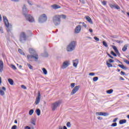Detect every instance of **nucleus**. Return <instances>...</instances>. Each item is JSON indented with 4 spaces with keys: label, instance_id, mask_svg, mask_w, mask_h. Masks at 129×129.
I'll list each match as a JSON object with an SVG mask.
<instances>
[{
    "label": "nucleus",
    "instance_id": "obj_43",
    "mask_svg": "<svg viewBox=\"0 0 129 129\" xmlns=\"http://www.w3.org/2000/svg\"><path fill=\"white\" fill-rule=\"evenodd\" d=\"M117 125V123L116 122L113 123L111 125V126H116Z\"/></svg>",
    "mask_w": 129,
    "mask_h": 129
},
{
    "label": "nucleus",
    "instance_id": "obj_50",
    "mask_svg": "<svg viewBox=\"0 0 129 129\" xmlns=\"http://www.w3.org/2000/svg\"><path fill=\"white\" fill-rule=\"evenodd\" d=\"M124 62L126 63V64H127L128 65H129V61L128 60H126L125 59L123 60Z\"/></svg>",
    "mask_w": 129,
    "mask_h": 129
},
{
    "label": "nucleus",
    "instance_id": "obj_1",
    "mask_svg": "<svg viewBox=\"0 0 129 129\" xmlns=\"http://www.w3.org/2000/svg\"><path fill=\"white\" fill-rule=\"evenodd\" d=\"M29 53L31 55H27L28 61L32 62V61H33V59L35 61H38L39 56L36 52V50H34L33 48H29Z\"/></svg>",
    "mask_w": 129,
    "mask_h": 129
},
{
    "label": "nucleus",
    "instance_id": "obj_60",
    "mask_svg": "<svg viewBox=\"0 0 129 129\" xmlns=\"http://www.w3.org/2000/svg\"><path fill=\"white\" fill-rule=\"evenodd\" d=\"M120 80H122V81H123V80H124V79L123 78H122V77H120Z\"/></svg>",
    "mask_w": 129,
    "mask_h": 129
},
{
    "label": "nucleus",
    "instance_id": "obj_14",
    "mask_svg": "<svg viewBox=\"0 0 129 129\" xmlns=\"http://www.w3.org/2000/svg\"><path fill=\"white\" fill-rule=\"evenodd\" d=\"M81 31V26L80 25H78L75 29V32L76 33V34H78L79 33H80Z\"/></svg>",
    "mask_w": 129,
    "mask_h": 129
},
{
    "label": "nucleus",
    "instance_id": "obj_26",
    "mask_svg": "<svg viewBox=\"0 0 129 129\" xmlns=\"http://www.w3.org/2000/svg\"><path fill=\"white\" fill-rule=\"evenodd\" d=\"M112 92H113V90L112 89H110L109 90L106 91V93H107V94H111Z\"/></svg>",
    "mask_w": 129,
    "mask_h": 129
},
{
    "label": "nucleus",
    "instance_id": "obj_36",
    "mask_svg": "<svg viewBox=\"0 0 129 129\" xmlns=\"http://www.w3.org/2000/svg\"><path fill=\"white\" fill-rule=\"evenodd\" d=\"M35 119H32V120H31V123L32 124H33L34 125H36V123H35Z\"/></svg>",
    "mask_w": 129,
    "mask_h": 129
},
{
    "label": "nucleus",
    "instance_id": "obj_55",
    "mask_svg": "<svg viewBox=\"0 0 129 129\" xmlns=\"http://www.w3.org/2000/svg\"><path fill=\"white\" fill-rule=\"evenodd\" d=\"M97 119L100 120H102V117H101L100 116H98Z\"/></svg>",
    "mask_w": 129,
    "mask_h": 129
},
{
    "label": "nucleus",
    "instance_id": "obj_11",
    "mask_svg": "<svg viewBox=\"0 0 129 129\" xmlns=\"http://www.w3.org/2000/svg\"><path fill=\"white\" fill-rule=\"evenodd\" d=\"M110 8L111 9H116V10H120V7L117 5L116 4H109V5Z\"/></svg>",
    "mask_w": 129,
    "mask_h": 129
},
{
    "label": "nucleus",
    "instance_id": "obj_63",
    "mask_svg": "<svg viewBox=\"0 0 129 129\" xmlns=\"http://www.w3.org/2000/svg\"><path fill=\"white\" fill-rule=\"evenodd\" d=\"M110 58H111V59H113V57L111 55H109V56Z\"/></svg>",
    "mask_w": 129,
    "mask_h": 129
},
{
    "label": "nucleus",
    "instance_id": "obj_54",
    "mask_svg": "<svg viewBox=\"0 0 129 129\" xmlns=\"http://www.w3.org/2000/svg\"><path fill=\"white\" fill-rule=\"evenodd\" d=\"M83 27H84L85 28H86L87 26H86V24L84 23H82Z\"/></svg>",
    "mask_w": 129,
    "mask_h": 129
},
{
    "label": "nucleus",
    "instance_id": "obj_52",
    "mask_svg": "<svg viewBox=\"0 0 129 129\" xmlns=\"http://www.w3.org/2000/svg\"><path fill=\"white\" fill-rule=\"evenodd\" d=\"M117 119H118V118H115V119H113L112 122H116V121H117Z\"/></svg>",
    "mask_w": 129,
    "mask_h": 129
},
{
    "label": "nucleus",
    "instance_id": "obj_12",
    "mask_svg": "<svg viewBox=\"0 0 129 129\" xmlns=\"http://www.w3.org/2000/svg\"><path fill=\"white\" fill-rule=\"evenodd\" d=\"M79 88H80V86H76L72 90L71 92V95H74L75 93H76V92L78 91V90H79Z\"/></svg>",
    "mask_w": 129,
    "mask_h": 129
},
{
    "label": "nucleus",
    "instance_id": "obj_47",
    "mask_svg": "<svg viewBox=\"0 0 129 129\" xmlns=\"http://www.w3.org/2000/svg\"><path fill=\"white\" fill-rule=\"evenodd\" d=\"M75 83H73L71 84V87H72V88H74V87H75Z\"/></svg>",
    "mask_w": 129,
    "mask_h": 129
},
{
    "label": "nucleus",
    "instance_id": "obj_62",
    "mask_svg": "<svg viewBox=\"0 0 129 129\" xmlns=\"http://www.w3.org/2000/svg\"><path fill=\"white\" fill-rule=\"evenodd\" d=\"M117 62H118V63H120V64H122L121 62L118 60H117Z\"/></svg>",
    "mask_w": 129,
    "mask_h": 129
},
{
    "label": "nucleus",
    "instance_id": "obj_46",
    "mask_svg": "<svg viewBox=\"0 0 129 129\" xmlns=\"http://www.w3.org/2000/svg\"><path fill=\"white\" fill-rule=\"evenodd\" d=\"M89 76H94L95 74L94 73H91L89 74Z\"/></svg>",
    "mask_w": 129,
    "mask_h": 129
},
{
    "label": "nucleus",
    "instance_id": "obj_56",
    "mask_svg": "<svg viewBox=\"0 0 129 129\" xmlns=\"http://www.w3.org/2000/svg\"><path fill=\"white\" fill-rule=\"evenodd\" d=\"M24 129H31V127L29 126H26L24 127Z\"/></svg>",
    "mask_w": 129,
    "mask_h": 129
},
{
    "label": "nucleus",
    "instance_id": "obj_18",
    "mask_svg": "<svg viewBox=\"0 0 129 129\" xmlns=\"http://www.w3.org/2000/svg\"><path fill=\"white\" fill-rule=\"evenodd\" d=\"M85 18H86V20L87 21V22L90 23V24H91V25H93V22H92L91 18H90L89 16H85Z\"/></svg>",
    "mask_w": 129,
    "mask_h": 129
},
{
    "label": "nucleus",
    "instance_id": "obj_48",
    "mask_svg": "<svg viewBox=\"0 0 129 129\" xmlns=\"http://www.w3.org/2000/svg\"><path fill=\"white\" fill-rule=\"evenodd\" d=\"M107 3V2L106 1H103V2H102V4L103 6H106Z\"/></svg>",
    "mask_w": 129,
    "mask_h": 129
},
{
    "label": "nucleus",
    "instance_id": "obj_27",
    "mask_svg": "<svg viewBox=\"0 0 129 129\" xmlns=\"http://www.w3.org/2000/svg\"><path fill=\"white\" fill-rule=\"evenodd\" d=\"M106 65L107 66V67H108L109 68L110 67H112V64H111V63H109L108 62V61H106Z\"/></svg>",
    "mask_w": 129,
    "mask_h": 129
},
{
    "label": "nucleus",
    "instance_id": "obj_45",
    "mask_svg": "<svg viewBox=\"0 0 129 129\" xmlns=\"http://www.w3.org/2000/svg\"><path fill=\"white\" fill-rule=\"evenodd\" d=\"M28 4H29L30 6H33V2H32V1H28Z\"/></svg>",
    "mask_w": 129,
    "mask_h": 129
},
{
    "label": "nucleus",
    "instance_id": "obj_39",
    "mask_svg": "<svg viewBox=\"0 0 129 129\" xmlns=\"http://www.w3.org/2000/svg\"><path fill=\"white\" fill-rule=\"evenodd\" d=\"M111 55H113V56H114V57H116L117 55L115 54V53H114V52L111 51Z\"/></svg>",
    "mask_w": 129,
    "mask_h": 129
},
{
    "label": "nucleus",
    "instance_id": "obj_53",
    "mask_svg": "<svg viewBox=\"0 0 129 129\" xmlns=\"http://www.w3.org/2000/svg\"><path fill=\"white\" fill-rule=\"evenodd\" d=\"M11 129H17V125H14L12 127Z\"/></svg>",
    "mask_w": 129,
    "mask_h": 129
},
{
    "label": "nucleus",
    "instance_id": "obj_38",
    "mask_svg": "<svg viewBox=\"0 0 129 129\" xmlns=\"http://www.w3.org/2000/svg\"><path fill=\"white\" fill-rule=\"evenodd\" d=\"M116 43H118V44H121L123 43V41L122 40H116Z\"/></svg>",
    "mask_w": 129,
    "mask_h": 129
},
{
    "label": "nucleus",
    "instance_id": "obj_31",
    "mask_svg": "<svg viewBox=\"0 0 129 129\" xmlns=\"http://www.w3.org/2000/svg\"><path fill=\"white\" fill-rule=\"evenodd\" d=\"M103 46H104V47H106V48H107L108 47L107 43L105 41H103Z\"/></svg>",
    "mask_w": 129,
    "mask_h": 129
},
{
    "label": "nucleus",
    "instance_id": "obj_23",
    "mask_svg": "<svg viewBox=\"0 0 129 129\" xmlns=\"http://www.w3.org/2000/svg\"><path fill=\"white\" fill-rule=\"evenodd\" d=\"M8 82L10 85H14V81L12 79H8Z\"/></svg>",
    "mask_w": 129,
    "mask_h": 129
},
{
    "label": "nucleus",
    "instance_id": "obj_22",
    "mask_svg": "<svg viewBox=\"0 0 129 129\" xmlns=\"http://www.w3.org/2000/svg\"><path fill=\"white\" fill-rule=\"evenodd\" d=\"M36 113L37 114V115L39 116V115H41V110L40 109H37L35 111Z\"/></svg>",
    "mask_w": 129,
    "mask_h": 129
},
{
    "label": "nucleus",
    "instance_id": "obj_30",
    "mask_svg": "<svg viewBox=\"0 0 129 129\" xmlns=\"http://www.w3.org/2000/svg\"><path fill=\"white\" fill-rule=\"evenodd\" d=\"M59 16H60V19H61V18L62 19H66V18H67L66 15H59Z\"/></svg>",
    "mask_w": 129,
    "mask_h": 129
},
{
    "label": "nucleus",
    "instance_id": "obj_25",
    "mask_svg": "<svg viewBox=\"0 0 129 129\" xmlns=\"http://www.w3.org/2000/svg\"><path fill=\"white\" fill-rule=\"evenodd\" d=\"M112 48L113 49V50L115 51V53L118 51V50H117V48H116V46L114 45L112 46Z\"/></svg>",
    "mask_w": 129,
    "mask_h": 129
},
{
    "label": "nucleus",
    "instance_id": "obj_29",
    "mask_svg": "<svg viewBox=\"0 0 129 129\" xmlns=\"http://www.w3.org/2000/svg\"><path fill=\"white\" fill-rule=\"evenodd\" d=\"M42 71L45 75H47L48 72H47V70L45 68H42Z\"/></svg>",
    "mask_w": 129,
    "mask_h": 129
},
{
    "label": "nucleus",
    "instance_id": "obj_37",
    "mask_svg": "<svg viewBox=\"0 0 129 129\" xmlns=\"http://www.w3.org/2000/svg\"><path fill=\"white\" fill-rule=\"evenodd\" d=\"M27 66L29 67V69L33 70V66L31 64L27 63Z\"/></svg>",
    "mask_w": 129,
    "mask_h": 129
},
{
    "label": "nucleus",
    "instance_id": "obj_15",
    "mask_svg": "<svg viewBox=\"0 0 129 129\" xmlns=\"http://www.w3.org/2000/svg\"><path fill=\"white\" fill-rule=\"evenodd\" d=\"M7 90V89L5 87H3L2 89L0 88V95L4 96L5 95V91Z\"/></svg>",
    "mask_w": 129,
    "mask_h": 129
},
{
    "label": "nucleus",
    "instance_id": "obj_7",
    "mask_svg": "<svg viewBox=\"0 0 129 129\" xmlns=\"http://www.w3.org/2000/svg\"><path fill=\"white\" fill-rule=\"evenodd\" d=\"M27 35L26 33L24 32H22L20 33L19 41L21 43H25L27 41Z\"/></svg>",
    "mask_w": 129,
    "mask_h": 129
},
{
    "label": "nucleus",
    "instance_id": "obj_16",
    "mask_svg": "<svg viewBox=\"0 0 129 129\" xmlns=\"http://www.w3.org/2000/svg\"><path fill=\"white\" fill-rule=\"evenodd\" d=\"M79 61L78 59H76L75 60H73V64L74 67H75V68H77V66L78 65Z\"/></svg>",
    "mask_w": 129,
    "mask_h": 129
},
{
    "label": "nucleus",
    "instance_id": "obj_32",
    "mask_svg": "<svg viewBox=\"0 0 129 129\" xmlns=\"http://www.w3.org/2000/svg\"><path fill=\"white\" fill-rule=\"evenodd\" d=\"M33 113H34V110L31 109V110L29 111V115H32V114H33Z\"/></svg>",
    "mask_w": 129,
    "mask_h": 129
},
{
    "label": "nucleus",
    "instance_id": "obj_33",
    "mask_svg": "<svg viewBox=\"0 0 129 129\" xmlns=\"http://www.w3.org/2000/svg\"><path fill=\"white\" fill-rule=\"evenodd\" d=\"M18 51L19 52V53L20 54H21V55H25V53H24V52H23V50H22V49H19Z\"/></svg>",
    "mask_w": 129,
    "mask_h": 129
},
{
    "label": "nucleus",
    "instance_id": "obj_42",
    "mask_svg": "<svg viewBox=\"0 0 129 129\" xmlns=\"http://www.w3.org/2000/svg\"><path fill=\"white\" fill-rule=\"evenodd\" d=\"M94 40H95V41H97V42H99V38H98L97 37H96V36H95L94 37Z\"/></svg>",
    "mask_w": 129,
    "mask_h": 129
},
{
    "label": "nucleus",
    "instance_id": "obj_57",
    "mask_svg": "<svg viewBox=\"0 0 129 129\" xmlns=\"http://www.w3.org/2000/svg\"><path fill=\"white\" fill-rule=\"evenodd\" d=\"M120 73L121 74V75H125V73H124V72H120Z\"/></svg>",
    "mask_w": 129,
    "mask_h": 129
},
{
    "label": "nucleus",
    "instance_id": "obj_40",
    "mask_svg": "<svg viewBox=\"0 0 129 129\" xmlns=\"http://www.w3.org/2000/svg\"><path fill=\"white\" fill-rule=\"evenodd\" d=\"M58 129H67V127H66V126H64L63 128L62 126H60Z\"/></svg>",
    "mask_w": 129,
    "mask_h": 129
},
{
    "label": "nucleus",
    "instance_id": "obj_6",
    "mask_svg": "<svg viewBox=\"0 0 129 129\" xmlns=\"http://www.w3.org/2000/svg\"><path fill=\"white\" fill-rule=\"evenodd\" d=\"M61 100L56 101L51 104V109L52 111H55L57 109V108L59 107L61 105Z\"/></svg>",
    "mask_w": 129,
    "mask_h": 129
},
{
    "label": "nucleus",
    "instance_id": "obj_21",
    "mask_svg": "<svg viewBox=\"0 0 129 129\" xmlns=\"http://www.w3.org/2000/svg\"><path fill=\"white\" fill-rule=\"evenodd\" d=\"M126 122V119H121L119 120V123L120 124H123V123H125Z\"/></svg>",
    "mask_w": 129,
    "mask_h": 129
},
{
    "label": "nucleus",
    "instance_id": "obj_19",
    "mask_svg": "<svg viewBox=\"0 0 129 129\" xmlns=\"http://www.w3.org/2000/svg\"><path fill=\"white\" fill-rule=\"evenodd\" d=\"M51 8L53 9L54 10H57V9H61V7L57 5L54 4L52 6H51Z\"/></svg>",
    "mask_w": 129,
    "mask_h": 129
},
{
    "label": "nucleus",
    "instance_id": "obj_20",
    "mask_svg": "<svg viewBox=\"0 0 129 129\" xmlns=\"http://www.w3.org/2000/svg\"><path fill=\"white\" fill-rule=\"evenodd\" d=\"M128 46V44H127L124 45L122 49V51H123V52H125V51H126V49H127Z\"/></svg>",
    "mask_w": 129,
    "mask_h": 129
},
{
    "label": "nucleus",
    "instance_id": "obj_3",
    "mask_svg": "<svg viewBox=\"0 0 129 129\" xmlns=\"http://www.w3.org/2000/svg\"><path fill=\"white\" fill-rule=\"evenodd\" d=\"M77 42L75 41H71L67 47V51L68 52H72L74 50H75V47H76Z\"/></svg>",
    "mask_w": 129,
    "mask_h": 129
},
{
    "label": "nucleus",
    "instance_id": "obj_49",
    "mask_svg": "<svg viewBox=\"0 0 129 129\" xmlns=\"http://www.w3.org/2000/svg\"><path fill=\"white\" fill-rule=\"evenodd\" d=\"M43 56V57H48V53L47 52L44 53Z\"/></svg>",
    "mask_w": 129,
    "mask_h": 129
},
{
    "label": "nucleus",
    "instance_id": "obj_9",
    "mask_svg": "<svg viewBox=\"0 0 129 129\" xmlns=\"http://www.w3.org/2000/svg\"><path fill=\"white\" fill-rule=\"evenodd\" d=\"M40 101H41V93L39 91L35 101L36 105H38L40 103Z\"/></svg>",
    "mask_w": 129,
    "mask_h": 129
},
{
    "label": "nucleus",
    "instance_id": "obj_24",
    "mask_svg": "<svg viewBox=\"0 0 129 129\" xmlns=\"http://www.w3.org/2000/svg\"><path fill=\"white\" fill-rule=\"evenodd\" d=\"M10 67H11L12 69H13V70H17V67H16V66L14 64H11Z\"/></svg>",
    "mask_w": 129,
    "mask_h": 129
},
{
    "label": "nucleus",
    "instance_id": "obj_64",
    "mask_svg": "<svg viewBox=\"0 0 129 129\" xmlns=\"http://www.w3.org/2000/svg\"><path fill=\"white\" fill-rule=\"evenodd\" d=\"M14 122L15 123H18V121L17 120H15Z\"/></svg>",
    "mask_w": 129,
    "mask_h": 129
},
{
    "label": "nucleus",
    "instance_id": "obj_5",
    "mask_svg": "<svg viewBox=\"0 0 129 129\" xmlns=\"http://www.w3.org/2000/svg\"><path fill=\"white\" fill-rule=\"evenodd\" d=\"M60 15H57L53 16L52 18V21L55 26H59L61 23V19H60Z\"/></svg>",
    "mask_w": 129,
    "mask_h": 129
},
{
    "label": "nucleus",
    "instance_id": "obj_61",
    "mask_svg": "<svg viewBox=\"0 0 129 129\" xmlns=\"http://www.w3.org/2000/svg\"><path fill=\"white\" fill-rule=\"evenodd\" d=\"M12 2H19L20 0H11Z\"/></svg>",
    "mask_w": 129,
    "mask_h": 129
},
{
    "label": "nucleus",
    "instance_id": "obj_51",
    "mask_svg": "<svg viewBox=\"0 0 129 129\" xmlns=\"http://www.w3.org/2000/svg\"><path fill=\"white\" fill-rule=\"evenodd\" d=\"M21 88H23V89H27V87L25 86V85H21Z\"/></svg>",
    "mask_w": 129,
    "mask_h": 129
},
{
    "label": "nucleus",
    "instance_id": "obj_13",
    "mask_svg": "<svg viewBox=\"0 0 129 129\" xmlns=\"http://www.w3.org/2000/svg\"><path fill=\"white\" fill-rule=\"evenodd\" d=\"M108 114H109L106 112H97L96 113V115H102V116H107Z\"/></svg>",
    "mask_w": 129,
    "mask_h": 129
},
{
    "label": "nucleus",
    "instance_id": "obj_44",
    "mask_svg": "<svg viewBox=\"0 0 129 129\" xmlns=\"http://www.w3.org/2000/svg\"><path fill=\"white\" fill-rule=\"evenodd\" d=\"M0 32L2 34H4V29L2 27H0Z\"/></svg>",
    "mask_w": 129,
    "mask_h": 129
},
{
    "label": "nucleus",
    "instance_id": "obj_58",
    "mask_svg": "<svg viewBox=\"0 0 129 129\" xmlns=\"http://www.w3.org/2000/svg\"><path fill=\"white\" fill-rule=\"evenodd\" d=\"M116 53L118 56H120V53H119V52H118V51H117Z\"/></svg>",
    "mask_w": 129,
    "mask_h": 129
},
{
    "label": "nucleus",
    "instance_id": "obj_59",
    "mask_svg": "<svg viewBox=\"0 0 129 129\" xmlns=\"http://www.w3.org/2000/svg\"><path fill=\"white\" fill-rule=\"evenodd\" d=\"M89 32H90V33H92L93 32V30H92V29L90 28L89 29Z\"/></svg>",
    "mask_w": 129,
    "mask_h": 129
},
{
    "label": "nucleus",
    "instance_id": "obj_28",
    "mask_svg": "<svg viewBox=\"0 0 129 129\" xmlns=\"http://www.w3.org/2000/svg\"><path fill=\"white\" fill-rule=\"evenodd\" d=\"M118 66L121 68V69H126V68L123 64H118Z\"/></svg>",
    "mask_w": 129,
    "mask_h": 129
},
{
    "label": "nucleus",
    "instance_id": "obj_8",
    "mask_svg": "<svg viewBox=\"0 0 129 129\" xmlns=\"http://www.w3.org/2000/svg\"><path fill=\"white\" fill-rule=\"evenodd\" d=\"M47 21V16L46 14H42L41 15L38 20V22L40 23H44Z\"/></svg>",
    "mask_w": 129,
    "mask_h": 129
},
{
    "label": "nucleus",
    "instance_id": "obj_2",
    "mask_svg": "<svg viewBox=\"0 0 129 129\" xmlns=\"http://www.w3.org/2000/svg\"><path fill=\"white\" fill-rule=\"evenodd\" d=\"M23 15L24 16L25 18H26V20L30 23H33V22H35V20L31 15L28 14V10H27V8L26 7V5H24V7L22 8Z\"/></svg>",
    "mask_w": 129,
    "mask_h": 129
},
{
    "label": "nucleus",
    "instance_id": "obj_10",
    "mask_svg": "<svg viewBox=\"0 0 129 129\" xmlns=\"http://www.w3.org/2000/svg\"><path fill=\"white\" fill-rule=\"evenodd\" d=\"M69 65H70V61H65L62 63L60 68L61 69H66V68H67Z\"/></svg>",
    "mask_w": 129,
    "mask_h": 129
},
{
    "label": "nucleus",
    "instance_id": "obj_41",
    "mask_svg": "<svg viewBox=\"0 0 129 129\" xmlns=\"http://www.w3.org/2000/svg\"><path fill=\"white\" fill-rule=\"evenodd\" d=\"M108 62H109V63H113V62H114V60H113V59L109 58Z\"/></svg>",
    "mask_w": 129,
    "mask_h": 129
},
{
    "label": "nucleus",
    "instance_id": "obj_35",
    "mask_svg": "<svg viewBox=\"0 0 129 129\" xmlns=\"http://www.w3.org/2000/svg\"><path fill=\"white\" fill-rule=\"evenodd\" d=\"M67 126H68V127H71V123H70V122H67Z\"/></svg>",
    "mask_w": 129,
    "mask_h": 129
},
{
    "label": "nucleus",
    "instance_id": "obj_4",
    "mask_svg": "<svg viewBox=\"0 0 129 129\" xmlns=\"http://www.w3.org/2000/svg\"><path fill=\"white\" fill-rule=\"evenodd\" d=\"M3 20L4 24L7 28V32H11L12 28H13L12 24H10V23H9V20H8L7 17L3 16Z\"/></svg>",
    "mask_w": 129,
    "mask_h": 129
},
{
    "label": "nucleus",
    "instance_id": "obj_17",
    "mask_svg": "<svg viewBox=\"0 0 129 129\" xmlns=\"http://www.w3.org/2000/svg\"><path fill=\"white\" fill-rule=\"evenodd\" d=\"M4 70V62H3V60H0V73L3 72V71Z\"/></svg>",
    "mask_w": 129,
    "mask_h": 129
},
{
    "label": "nucleus",
    "instance_id": "obj_34",
    "mask_svg": "<svg viewBox=\"0 0 129 129\" xmlns=\"http://www.w3.org/2000/svg\"><path fill=\"white\" fill-rule=\"evenodd\" d=\"M97 80H98V77H95L93 78V81L96 82L97 81Z\"/></svg>",
    "mask_w": 129,
    "mask_h": 129
}]
</instances>
